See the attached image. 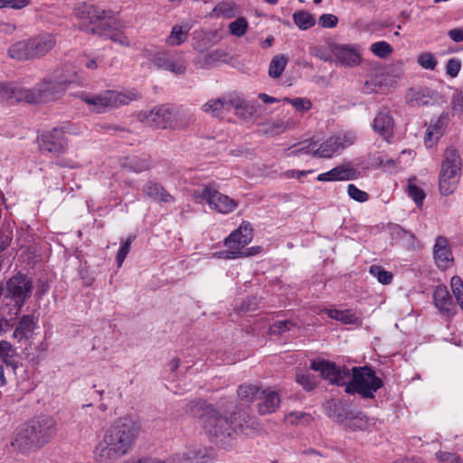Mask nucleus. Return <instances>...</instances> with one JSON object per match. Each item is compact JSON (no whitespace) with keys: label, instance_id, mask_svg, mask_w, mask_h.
Here are the masks:
<instances>
[{"label":"nucleus","instance_id":"nucleus-53","mask_svg":"<svg viewBox=\"0 0 463 463\" xmlns=\"http://www.w3.org/2000/svg\"><path fill=\"white\" fill-rule=\"evenodd\" d=\"M436 458L442 463H463L461 458L454 452L440 450L436 453Z\"/></svg>","mask_w":463,"mask_h":463},{"label":"nucleus","instance_id":"nucleus-3","mask_svg":"<svg viewBox=\"0 0 463 463\" xmlns=\"http://www.w3.org/2000/svg\"><path fill=\"white\" fill-rule=\"evenodd\" d=\"M75 71L64 66L54 71L50 78H44L34 88L14 86V99L36 104L59 99L65 92V86L74 80Z\"/></svg>","mask_w":463,"mask_h":463},{"label":"nucleus","instance_id":"nucleus-29","mask_svg":"<svg viewBox=\"0 0 463 463\" xmlns=\"http://www.w3.org/2000/svg\"><path fill=\"white\" fill-rule=\"evenodd\" d=\"M142 192L145 196L160 202L168 203L173 200V196L160 184L153 181L145 184Z\"/></svg>","mask_w":463,"mask_h":463},{"label":"nucleus","instance_id":"nucleus-4","mask_svg":"<svg viewBox=\"0 0 463 463\" xmlns=\"http://www.w3.org/2000/svg\"><path fill=\"white\" fill-rule=\"evenodd\" d=\"M253 239V229L250 223L242 222L240 227L233 231L224 241L228 248L214 255L224 260H232L256 255L260 252V247H250L244 249Z\"/></svg>","mask_w":463,"mask_h":463},{"label":"nucleus","instance_id":"nucleus-17","mask_svg":"<svg viewBox=\"0 0 463 463\" xmlns=\"http://www.w3.org/2000/svg\"><path fill=\"white\" fill-rule=\"evenodd\" d=\"M433 301L435 307L446 318L450 319L456 315V307L446 286L439 285L435 288Z\"/></svg>","mask_w":463,"mask_h":463},{"label":"nucleus","instance_id":"nucleus-9","mask_svg":"<svg viewBox=\"0 0 463 463\" xmlns=\"http://www.w3.org/2000/svg\"><path fill=\"white\" fill-rule=\"evenodd\" d=\"M26 423L41 449L47 445L57 433V421L52 416L41 415Z\"/></svg>","mask_w":463,"mask_h":463},{"label":"nucleus","instance_id":"nucleus-61","mask_svg":"<svg viewBox=\"0 0 463 463\" xmlns=\"http://www.w3.org/2000/svg\"><path fill=\"white\" fill-rule=\"evenodd\" d=\"M448 35L455 43L463 42V27L449 30Z\"/></svg>","mask_w":463,"mask_h":463},{"label":"nucleus","instance_id":"nucleus-31","mask_svg":"<svg viewBox=\"0 0 463 463\" xmlns=\"http://www.w3.org/2000/svg\"><path fill=\"white\" fill-rule=\"evenodd\" d=\"M231 109L234 108L235 115L243 120H251L254 118V108L248 104L241 97L232 94Z\"/></svg>","mask_w":463,"mask_h":463},{"label":"nucleus","instance_id":"nucleus-36","mask_svg":"<svg viewBox=\"0 0 463 463\" xmlns=\"http://www.w3.org/2000/svg\"><path fill=\"white\" fill-rule=\"evenodd\" d=\"M327 316L346 325H355L358 317L350 310L326 309Z\"/></svg>","mask_w":463,"mask_h":463},{"label":"nucleus","instance_id":"nucleus-49","mask_svg":"<svg viewBox=\"0 0 463 463\" xmlns=\"http://www.w3.org/2000/svg\"><path fill=\"white\" fill-rule=\"evenodd\" d=\"M283 101L291 104L297 110L301 112L308 111L312 107L311 101L306 98H284Z\"/></svg>","mask_w":463,"mask_h":463},{"label":"nucleus","instance_id":"nucleus-47","mask_svg":"<svg viewBox=\"0 0 463 463\" xmlns=\"http://www.w3.org/2000/svg\"><path fill=\"white\" fill-rule=\"evenodd\" d=\"M370 50L379 58H386L392 52V46L385 41L373 43Z\"/></svg>","mask_w":463,"mask_h":463},{"label":"nucleus","instance_id":"nucleus-62","mask_svg":"<svg viewBox=\"0 0 463 463\" xmlns=\"http://www.w3.org/2000/svg\"><path fill=\"white\" fill-rule=\"evenodd\" d=\"M29 0H7V8L22 9L29 5Z\"/></svg>","mask_w":463,"mask_h":463},{"label":"nucleus","instance_id":"nucleus-60","mask_svg":"<svg viewBox=\"0 0 463 463\" xmlns=\"http://www.w3.org/2000/svg\"><path fill=\"white\" fill-rule=\"evenodd\" d=\"M14 85L0 83V97L5 99H14Z\"/></svg>","mask_w":463,"mask_h":463},{"label":"nucleus","instance_id":"nucleus-34","mask_svg":"<svg viewBox=\"0 0 463 463\" xmlns=\"http://www.w3.org/2000/svg\"><path fill=\"white\" fill-rule=\"evenodd\" d=\"M238 10L236 4L232 1L221 2L214 6L211 15L222 17L226 19L233 18L237 15Z\"/></svg>","mask_w":463,"mask_h":463},{"label":"nucleus","instance_id":"nucleus-38","mask_svg":"<svg viewBox=\"0 0 463 463\" xmlns=\"http://www.w3.org/2000/svg\"><path fill=\"white\" fill-rule=\"evenodd\" d=\"M288 63V58L283 55H276L271 60L269 66V75L271 78L278 79L281 76Z\"/></svg>","mask_w":463,"mask_h":463},{"label":"nucleus","instance_id":"nucleus-20","mask_svg":"<svg viewBox=\"0 0 463 463\" xmlns=\"http://www.w3.org/2000/svg\"><path fill=\"white\" fill-rule=\"evenodd\" d=\"M144 120L154 128H170L172 108L166 105L156 107L145 115Z\"/></svg>","mask_w":463,"mask_h":463},{"label":"nucleus","instance_id":"nucleus-59","mask_svg":"<svg viewBox=\"0 0 463 463\" xmlns=\"http://www.w3.org/2000/svg\"><path fill=\"white\" fill-rule=\"evenodd\" d=\"M460 68H461L460 61L458 59L452 58V59H449L447 62L446 72L450 77L455 78L458 76V74L460 71Z\"/></svg>","mask_w":463,"mask_h":463},{"label":"nucleus","instance_id":"nucleus-12","mask_svg":"<svg viewBox=\"0 0 463 463\" xmlns=\"http://www.w3.org/2000/svg\"><path fill=\"white\" fill-rule=\"evenodd\" d=\"M39 146L43 152L59 155L65 151L67 139L61 129L54 128L41 135Z\"/></svg>","mask_w":463,"mask_h":463},{"label":"nucleus","instance_id":"nucleus-55","mask_svg":"<svg viewBox=\"0 0 463 463\" xmlns=\"http://www.w3.org/2000/svg\"><path fill=\"white\" fill-rule=\"evenodd\" d=\"M226 58H227V53H225L222 50H214V51L203 55L204 63L207 65H211L217 61H225Z\"/></svg>","mask_w":463,"mask_h":463},{"label":"nucleus","instance_id":"nucleus-39","mask_svg":"<svg viewBox=\"0 0 463 463\" xmlns=\"http://www.w3.org/2000/svg\"><path fill=\"white\" fill-rule=\"evenodd\" d=\"M439 191L443 195H449L455 190L458 177L449 176L445 172L439 173Z\"/></svg>","mask_w":463,"mask_h":463},{"label":"nucleus","instance_id":"nucleus-57","mask_svg":"<svg viewBox=\"0 0 463 463\" xmlns=\"http://www.w3.org/2000/svg\"><path fill=\"white\" fill-rule=\"evenodd\" d=\"M338 18L332 14H324L318 19V24L324 28H334L337 25Z\"/></svg>","mask_w":463,"mask_h":463},{"label":"nucleus","instance_id":"nucleus-32","mask_svg":"<svg viewBox=\"0 0 463 463\" xmlns=\"http://www.w3.org/2000/svg\"><path fill=\"white\" fill-rule=\"evenodd\" d=\"M34 325L35 323L32 316L24 315L14 331V337L18 340L28 339L34 329Z\"/></svg>","mask_w":463,"mask_h":463},{"label":"nucleus","instance_id":"nucleus-2","mask_svg":"<svg viewBox=\"0 0 463 463\" xmlns=\"http://www.w3.org/2000/svg\"><path fill=\"white\" fill-rule=\"evenodd\" d=\"M185 412L198 417L202 420L203 428L210 439L223 448L232 446L235 435L241 432L250 435L253 423H233L225 415L221 414L213 405L204 401H192L185 405Z\"/></svg>","mask_w":463,"mask_h":463},{"label":"nucleus","instance_id":"nucleus-16","mask_svg":"<svg viewBox=\"0 0 463 463\" xmlns=\"http://www.w3.org/2000/svg\"><path fill=\"white\" fill-rule=\"evenodd\" d=\"M332 52L336 59V62L343 66L354 67L362 61L361 52L354 45L335 44L332 47Z\"/></svg>","mask_w":463,"mask_h":463},{"label":"nucleus","instance_id":"nucleus-13","mask_svg":"<svg viewBox=\"0 0 463 463\" xmlns=\"http://www.w3.org/2000/svg\"><path fill=\"white\" fill-rule=\"evenodd\" d=\"M212 458L206 449L198 445L186 448L184 451L173 454L169 463H211Z\"/></svg>","mask_w":463,"mask_h":463},{"label":"nucleus","instance_id":"nucleus-45","mask_svg":"<svg viewBox=\"0 0 463 463\" xmlns=\"http://www.w3.org/2000/svg\"><path fill=\"white\" fill-rule=\"evenodd\" d=\"M450 287L458 305L463 310V281L458 276H454L450 280Z\"/></svg>","mask_w":463,"mask_h":463},{"label":"nucleus","instance_id":"nucleus-30","mask_svg":"<svg viewBox=\"0 0 463 463\" xmlns=\"http://www.w3.org/2000/svg\"><path fill=\"white\" fill-rule=\"evenodd\" d=\"M194 115L190 110L172 109V122L170 123V128L184 129L194 124Z\"/></svg>","mask_w":463,"mask_h":463},{"label":"nucleus","instance_id":"nucleus-7","mask_svg":"<svg viewBox=\"0 0 463 463\" xmlns=\"http://www.w3.org/2000/svg\"><path fill=\"white\" fill-rule=\"evenodd\" d=\"M145 56L149 60L148 69L154 67L156 70L169 71L176 76L184 75L186 72L188 62L180 54L167 52L152 53L146 50Z\"/></svg>","mask_w":463,"mask_h":463},{"label":"nucleus","instance_id":"nucleus-46","mask_svg":"<svg viewBox=\"0 0 463 463\" xmlns=\"http://www.w3.org/2000/svg\"><path fill=\"white\" fill-rule=\"evenodd\" d=\"M248 28V22L245 17H239L229 24L230 33L237 37L245 34Z\"/></svg>","mask_w":463,"mask_h":463},{"label":"nucleus","instance_id":"nucleus-64","mask_svg":"<svg viewBox=\"0 0 463 463\" xmlns=\"http://www.w3.org/2000/svg\"><path fill=\"white\" fill-rule=\"evenodd\" d=\"M11 324L7 319L0 318V335L11 329Z\"/></svg>","mask_w":463,"mask_h":463},{"label":"nucleus","instance_id":"nucleus-14","mask_svg":"<svg viewBox=\"0 0 463 463\" xmlns=\"http://www.w3.org/2000/svg\"><path fill=\"white\" fill-rule=\"evenodd\" d=\"M75 12L79 19H80L84 24L89 23L90 24L97 25L90 30L93 33H98L99 26L106 24L105 20L108 17V13L97 6L83 4L78 6Z\"/></svg>","mask_w":463,"mask_h":463},{"label":"nucleus","instance_id":"nucleus-19","mask_svg":"<svg viewBox=\"0 0 463 463\" xmlns=\"http://www.w3.org/2000/svg\"><path fill=\"white\" fill-rule=\"evenodd\" d=\"M33 60L40 59L52 50L56 44V38L49 33H41L30 38Z\"/></svg>","mask_w":463,"mask_h":463},{"label":"nucleus","instance_id":"nucleus-23","mask_svg":"<svg viewBox=\"0 0 463 463\" xmlns=\"http://www.w3.org/2000/svg\"><path fill=\"white\" fill-rule=\"evenodd\" d=\"M460 169L461 158L458 152L454 147H448L444 153L439 173L445 172L449 176L458 177Z\"/></svg>","mask_w":463,"mask_h":463},{"label":"nucleus","instance_id":"nucleus-42","mask_svg":"<svg viewBox=\"0 0 463 463\" xmlns=\"http://www.w3.org/2000/svg\"><path fill=\"white\" fill-rule=\"evenodd\" d=\"M295 378L296 382L307 392L316 387L315 376L309 373L298 370Z\"/></svg>","mask_w":463,"mask_h":463},{"label":"nucleus","instance_id":"nucleus-26","mask_svg":"<svg viewBox=\"0 0 463 463\" xmlns=\"http://www.w3.org/2000/svg\"><path fill=\"white\" fill-rule=\"evenodd\" d=\"M357 177V171L345 165L334 167L328 172L322 173L317 176L321 182L354 180Z\"/></svg>","mask_w":463,"mask_h":463},{"label":"nucleus","instance_id":"nucleus-58","mask_svg":"<svg viewBox=\"0 0 463 463\" xmlns=\"http://www.w3.org/2000/svg\"><path fill=\"white\" fill-rule=\"evenodd\" d=\"M104 36L109 38L111 41L115 43H118L121 45H129V41L128 40V38L119 31L105 32Z\"/></svg>","mask_w":463,"mask_h":463},{"label":"nucleus","instance_id":"nucleus-40","mask_svg":"<svg viewBox=\"0 0 463 463\" xmlns=\"http://www.w3.org/2000/svg\"><path fill=\"white\" fill-rule=\"evenodd\" d=\"M261 390L253 384H242L238 388V396L241 400L251 402L259 399Z\"/></svg>","mask_w":463,"mask_h":463},{"label":"nucleus","instance_id":"nucleus-48","mask_svg":"<svg viewBox=\"0 0 463 463\" xmlns=\"http://www.w3.org/2000/svg\"><path fill=\"white\" fill-rule=\"evenodd\" d=\"M317 143L316 142H310L306 143L302 142L298 145H295L290 148V152L288 155L290 156H299L302 154H310L314 156V150H316Z\"/></svg>","mask_w":463,"mask_h":463},{"label":"nucleus","instance_id":"nucleus-33","mask_svg":"<svg viewBox=\"0 0 463 463\" xmlns=\"http://www.w3.org/2000/svg\"><path fill=\"white\" fill-rule=\"evenodd\" d=\"M16 356V350L9 342L5 340L0 341L1 364H5V366L12 367L14 370L17 367Z\"/></svg>","mask_w":463,"mask_h":463},{"label":"nucleus","instance_id":"nucleus-54","mask_svg":"<svg viewBox=\"0 0 463 463\" xmlns=\"http://www.w3.org/2000/svg\"><path fill=\"white\" fill-rule=\"evenodd\" d=\"M135 237L129 236L121 245L118 254H117V263L118 266L120 267L124 262L126 257L128 256L130 246Z\"/></svg>","mask_w":463,"mask_h":463},{"label":"nucleus","instance_id":"nucleus-1","mask_svg":"<svg viewBox=\"0 0 463 463\" xmlns=\"http://www.w3.org/2000/svg\"><path fill=\"white\" fill-rule=\"evenodd\" d=\"M141 431L140 422L132 417L117 420L96 444L93 458L96 463H115L134 446Z\"/></svg>","mask_w":463,"mask_h":463},{"label":"nucleus","instance_id":"nucleus-41","mask_svg":"<svg viewBox=\"0 0 463 463\" xmlns=\"http://www.w3.org/2000/svg\"><path fill=\"white\" fill-rule=\"evenodd\" d=\"M127 166L130 170L139 173L148 170L152 166V162L149 156L133 157L128 161Z\"/></svg>","mask_w":463,"mask_h":463},{"label":"nucleus","instance_id":"nucleus-18","mask_svg":"<svg viewBox=\"0 0 463 463\" xmlns=\"http://www.w3.org/2000/svg\"><path fill=\"white\" fill-rule=\"evenodd\" d=\"M7 289L19 307L30 296L32 282L24 277H14L7 282Z\"/></svg>","mask_w":463,"mask_h":463},{"label":"nucleus","instance_id":"nucleus-63","mask_svg":"<svg viewBox=\"0 0 463 463\" xmlns=\"http://www.w3.org/2000/svg\"><path fill=\"white\" fill-rule=\"evenodd\" d=\"M453 109L463 115V96L458 95L454 100Z\"/></svg>","mask_w":463,"mask_h":463},{"label":"nucleus","instance_id":"nucleus-11","mask_svg":"<svg viewBox=\"0 0 463 463\" xmlns=\"http://www.w3.org/2000/svg\"><path fill=\"white\" fill-rule=\"evenodd\" d=\"M10 446L15 452L20 454H28L41 449L26 422L15 429Z\"/></svg>","mask_w":463,"mask_h":463},{"label":"nucleus","instance_id":"nucleus-44","mask_svg":"<svg viewBox=\"0 0 463 463\" xmlns=\"http://www.w3.org/2000/svg\"><path fill=\"white\" fill-rule=\"evenodd\" d=\"M264 132L268 135H279L286 131V129L288 128V123H285L281 119H276L272 121H269L264 125Z\"/></svg>","mask_w":463,"mask_h":463},{"label":"nucleus","instance_id":"nucleus-24","mask_svg":"<svg viewBox=\"0 0 463 463\" xmlns=\"http://www.w3.org/2000/svg\"><path fill=\"white\" fill-rule=\"evenodd\" d=\"M433 255L439 268L446 269L450 266L453 258L446 238L439 236L436 239Z\"/></svg>","mask_w":463,"mask_h":463},{"label":"nucleus","instance_id":"nucleus-52","mask_svg":"<svg viewBox=\"0 0 463 463\" xmlns=\"http://www.w3.org/2000/svg\"><path fill=\"white\" fill-rule=\"evenodd\" d=\"M409 196L413 199L418 206H421L425 199V193L422 189L418 187L416 184H409L408 185Z\"/></svg>","mask_w":463,"mask_h":463},{"label":"nucleus","instance_id":"nucleus-6","mask_svg":"<svg viewBox=\"0 0 463 463\" xmlns=\"http://www.w3.org/2000/svg\"><path fill=\"white\" fill-rule=\"evenodd\" d=\"M196 200L205 201L210 209L222 213L229 214L238 207V202L218 191L214 185H203L202 189L194 192Z\"/></svg>","mask_w":463,"mask_h":463},{"label":"nucleus","instance_id":"nucleus-27","mask_svg":"<svg viewBox=\"0 0 463 463\" xmlns=\"http://www.w3.org/2000/svg\"><path fill=\"white\" fill-rule=\"evenodd\" d=\"M8 56L19 61L33 60L30 38L17 41L11 44L7 50Z\"/></svg>","mask_w":463,"mask_h":463},{"label":"nucleus","instance_id":"nucleus-10","mask_svg":"<svg viewBox=\"0 0 463 463\" xmlns=\"http://www.w3.org/2000/svg\"><path fill=\"white\" fill-rule=\"evenodd\" d=\"M311 369L319 372L324 379L336 385H345L350 380V371L347 368L328 361H313Z\"/></svg>","mask_w":463,"mask_h":463},{"label":"nucleus","instance_id":"nucleus-15","mask_svg":"<svg viewBox=\"0 0 463 463\" xmlns=\"http://www.w3.org/2000/svg\"><path fill=\"white\" fill-rule=\"evenodd\" d=\"M372 128L386 141L393 136L394 119L387 107H382L373 118Z\"/></svg>","mask_w":463,"mask_h":463},{"label":"nucleus","instance_id":"nucleus-43","mask_svg":"<svg viewBox=\"0 0 463 463\" xmlns=\"http://www.w3.org/2000/svg\"><path fill=\"white\" fill-rule=\"evenodd\" d=\"M369 272L372 276L375 277L381 284L389 285L392 280V273L384 270L381 266H371Z\"/></svg>","mask_w":463,"mask_h":463},{"label":"nucleus","instance_id":"nucleus-35","mask_svg":"<svg viewBox=\"0 0 463 463\" xmlns=\"http://www.w3.org/2000/svg\"><path fill=\"white\" fill-rule=\"evenodd\" d=\"M189 28L181 25H175L170 34L167 36L165 43L170 46H179L188 38Z\"/></svg>","mask_w":463,"mask_h":463},{"label":"nucleus","instance_id":"nucleus-5","mask_svg":"<svg viewBox=\"0 0 463 463\" xmlns=\"http://www.w3.org/2000/svg\"><path fill=\"white\" fill-rule=\"evenodd\" d=\"M383 381L368 366L353 367L350 380L345 384V392L358 393L363 398H374V393L383 387Z\"/></svg>","mask_w":463,"mask_h":463},{"label":"nucleus","instance_id":"nucleus-8","mask_svg":"<svg viewBox=\"0 0 463 463\" xmlns=\"http://www.w3.org/2000/svg\"><path fill=\"white\" fill-rule=\"evenodd\" d=\"M81 99L97 113H104L129 102V98L116 90H104L98 94L82 93Z\"/></svg>","mask_w":463,"mask_h":463},{"label":"nucleus","instance_id":"nucleus-50","mask_svg":"<svg viewBox=\"0 0 463 463\" xmlns=\"http://www.w3.org/2000/svg\"><path fill=\"white\" fill-rule=\"evenodd\" d=\"M418 63L425 70H434L437 66V59L430 52H423L418 56Z\"/></svg>","mask_w":463,"mask_h":463},{"label":"nucleus","instance_id":"nucleus-37","mask_svg":"<svg viewBox=\"0 0 463 463\" xmlns=\"http://www.w3.org/2000/svg\"><path fill=\"white\" fill-rule=\"evenodd\" d=\"M293 21L300 30H307L316 24L315 16L304 10L295 12Z\"/></svg>","mask_w":463,"mask_h":463},{"label":"nucleus","instance_id":"nucleus-56","mask_svg":"<svg viewBox=\"0 0 463 463\" xmlns=\"http://www.w3.org/2000/svg\"><path fill=\"white\" fill-rule=\"evenodd\" d=\"M296 326V324L293 323L291 320L276 321L270 326V331L272 334L280 335L286 331H288L291 328V326Z\"/></svg>","mask_w":463,"mask_h":463},{"label":"nucleus","instance_id":"nucleus-25","mask_svg":"<svg viewBox=\"0 0 463 463\" xmlns=\"http://www.w3.org/2000/svg\"><path fill=\"white\" fill-rule=\"evenodd\" d=\"M343 138L340 136L331 137L324 141L314 150V156L319 158H331L334 154L345 148Z\"/></svg>","mask_w":463,"mask_h":463},{"label":"nucleus","instance_id":"nucleus-22","mask_svg":"<svg viewBox=\"0 0 463 463\" xmlns=\"http://www.w3.org/2000/svg\"><path fill=\"white\" fill-rule=\"evenodd\" d=\"M449 119L448 114H441L436 120L430 122L424 140L427 147L434 146L444 134Z\"/></svg>","mask_w":463,"mask_h":463},{"label":"nucleus","instance_id":"nucleus-28","mask_svg":"<svg viewBox=\"0 0 463 463\" xmlns=\"http://www.w3.org/2000/svg\"><path fill=\"white\" fill-rule=\"evenodd\" d=\"M259 399L262 400L259 404V411L261 414H269L276 411L280 404V398L278 392L274 391H261Z\"/></svg>","mask_w":463,"mask_h":463},{"label":"nucleus","instance_id":"nucleus-21","mask_svg":"<svg viewBox=\"0 0 463 463\" xmlns=\"http://www.w3.org/2000/svg\"><path fill=\"white\" fill-rule=\"evenodd\" d=\"M232 102V94H230L208 100L202 106V109L212 117L222 118L231 110Z\"/></svg>","mask_w":463,"mask_h":463},{"label":"nucleus","instance_id":"nucleus-51","mask_svg":"<svg viewBox=\"0 0 463 463\" xmlns=\"http://www.w3.org/2000/svg\"><path fill=\"white\" fill-rule=\"evenodd\" d=\"M347 194L352 199L359 203H364L369 199V195L366 192L360 190L353 184H348Z\"/></svg>","mask_w":463,"mask_h":463}]
</instances>
